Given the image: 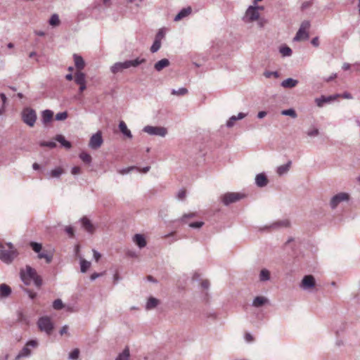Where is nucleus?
I'll return each instance as SVG.
<instances>
[{
    "mask_svg": "<svg viewBox=\"0 0 360 360\" xmlns=\"http://www.w3.org/2000/svg\"><path fill=\"white\" fill-rule=\"evenodd\" d=\"M145 62V58H136L134 60H125L124 62H117L110 67V71L113 74H117L122 72L124 69H128L131 67H137Z\"/></svg>",
    "mask_w": 360,
    "mask_h": 360,
    "instance_id": "nucleus-1",
    "label": "nucleus"
},
{
    "mask_svg": "<svg viewBox=\"0 0 360 360\" xmlns=\"http://www.w3.org/2000/svg\"><path fill=\"white\" fill-rule=\"evenodd\" d=\"M311 24L309 20H304L302 22L298 31L294 37V41H307L309 38V30Z\"/></svg>",
    "mask_w": 360,
    "mask_h": 360,
    "instance_id": "nucleus-2",
    "label": "nucleus"
},
{
    "mask_svg": "<svg viewBox=\"0 0 360 360\" xmlns=\"http://www.w3.org/2000/svg\"><path fill=\"white\" fill-rule=\"evenodd\" d=\"M22 120L27 125L32 127L37 120L36 111L31 108H25L21 112Z\"/></svg>",
    "mask_w": 360,
    "mask_h": 360,
    "instance_id": "nucleus-3",
    "label": "nucleus"
},
{
    "mask_svg": "<svg viewBox=\"0 0 360 360\" xmlns=\"http://www.w3.org/2000/svg\"><path fill=\"white\" fill-rule=\"evenodd\" d=\"M37 274L36 270L29 265H27L25 269H22L20 271V278L25 285H29Z\"/></svg>",
    "mask_w": 360,
    "mask_h": 360,
    "instance_id": "nucleus-4",
    "label": "nucleus"
},
{
    "mask_svg": "<svg viewBox=\"0 0 360 360\" xmlns=\"http://www.w3.org/2000/svg\"><path fill=\"white\" fill-rule=\"evenodd\" d=\"M259 12L258 6H249L247 8L243 20L246 23L252 22L257 20H259Z\"/></svg>",
    "mask_w": 360,
    "mask_h": 360,
    "instance_id": "nucleus-5",
    "label": "nucleus"
},
{
    "mask_svg": "<svg viewBox=\"0 0 360 360\" xmlns=\"http://www.w3.org/2000/svg\"><path fill=\"white\" fill-rule=\"evenodd\" d=\"M37 326L41 331L46 333L48 335L52 333L53 324L49 316H42L38 319Z\"/></svg>",
    "mask_w": 360,
    "mask_h": 360,
    "instance_id": "nucleus-6",
    "label": "nucleus"
},
{
    "mask_svg": "<svg viewBox=\"0 0 360 360\" xmlns=\"http://www.w3.org/2000/svg\"><path fill=\"white\" fill-rule=\"evenodd\" d=\"M18 255L17 250H6L3 246L0 248V259L5 264L12 263Z\"/></svg>",
    "mask_w": 360,
    "mask_h": 360,
    "instance_id": "nucleus-7",
    "label": "nucleus"
},
{
    "mask_svg": "<svg viewBox=\"0 0 360 360\" xmlns=\"http://www.w3.org/2000/svg\"><path fill=\"white\" fill-rule=\"evenodd\" d=\"M143 131L151 136L165 137L167 134V129L164 127H154L147 125L143 127Z\"/></svg>",
    "mask_w": 360,
    "mask_h": 360,
    "instance_id": "nucleus-8",
    "label": "nucleus"
},
{
    "mask_svg": "<svg viewBox=\"0 0 360 360\" xmlns=\"http://www.w3.org/2000/svg\"><path fill=\"white\" fill-rule=\"evenodd\" d=\"M244 195L240 193H226L221 196V201L225 205H229L244 198Z\"/></svg>",
    "mask_w": 360,
    "mask_h": 360,
    "instance_id": "nucleus-9",
    "label": "nucleus"
},
{
    "mask_svg": "<svg viewBox=\"0 0 360 360\" xmlns=\"http://www.w3.org/2000/svg\"><path fill=\"white\" fill-rule=\"evenodd\" d=\"M103 143L102 133L98 131L96 134H93L89 140V147L93 150L99 148Z\"/></svg>",
    "mask_w": 360,
    "mask_h": 360,
    "instance_id": "nucleus-10",
    "label": "nucleus"
},
{
    "mask_svg": "<svg viewBox=\"0 0 360 360\" xmlns=\"http://www.w3.org/2000/svg\"><path fill=\"white\" fill-rule=\"evenodd\" d=\"M316 281L312 275L304 276L300 284V288L303 290H310L315 287Z\"/></svg>",
    "mask_w": 360,
    "mask_h": 360,
    "instance_id": "nucleus-11",
    "label": "nucleus"
},
{
    "mask_svg": "<svg viewBox=\"0 0 360 360\" xmlns=\"http://www.w3.org/2000/svg\"><path fill=\"white\" fill-rule=\"evenodd\" d=\"M349 200V195L346 193H340L332 197L330 201V206L332 209H335L338 205Z\"/></svg>",
    "mask_w": 360,
    "mask_h": 360,
    "instance_id": "nucleus-12",
    "label": "nucleus"
},
{
    "mask_svg": "<svg viewBox=\"0 0 360 360\" xmlns=\"http://www.w3.org/2000/svg\"><path fill=\"white\" fill-rule=\"evenodd\" d=\"M75 82L79 85V91L82 93L86 88V75L80 71H77L75 75Z\"/></svg>",
    "mask_w": 360,
    "mask_h": 360,
    "instance_id": "nucleus-13",
    "label": "nucleus"
},
{
    "mask_svg": "<svg viewBox=\"0 0 360 360\" xmlns=\"http://www.w3.org/2000/svg\"><path fill=\"white\" fill-rule=\"evenodd\" d=\"M340 97V94H336L330 96H321L319 98L315 99V102L319 107L323 106L326 103L334 101L338 98Z\"/></svg>",
    "mask_w": 360,
    "mask_h": 360,
    "instance_id": "nucleus-14",
    "label": "nucleus"
},
{
    "mask_svg": "<svg viewBox=\"0 0 360 360\" xmlns=\"http://www.w3.org/2000/svg\"><path fill=\"white\" fill-rule=\"evenodd\" d=\"M247 114L244 112H239L237 116L233 115L231 116L228 121L226 122V126L228 128H231L234 126L235 122L239 120H242L245 117Z\"/></svg>",
    "mask_w": 360,
    "mask_h": 360,
    "instance_id": "nucleus-15",
    "label": "nucleus"
},
{
    "mask_svg": "<svg viewBox=\"0 0 360 360\" xmlns=\"http://www.w3.org/2000/svg\"><path fill=\"white\" fill-rule=\"evenodd\" d=\"M133 241L136 244V245L140 248H143L146 245V240L143 235L142 234H135L133 238Z\"/></svg>",
    "mask_w": 360,
    "mask_h": 360,
    "instance_id": "nucleus-16",
    "label": "nucleus"
},
{
    "mask_svg": "<svg viewBox=\"0 0 360 360\" xmlns=\"http://www.w3.org/2000/svg\"><path fill=\"white\" fill-rule=\"evenodd\" d=\"M290 221L288 219L279 220L273 223L269 227L273 229L289 227Z\"/></svg>",
    "mask_w": 360,
    "mask_h": 360,
    "instance_id": "nucleus-17",
    "label": "nucleus"
},
{
    "mask_svg": "<svg viewBox=\"0 0 360 360\" xmlns=\"http://www.w3.org/2000/svg\"><path fill=\"white\" fill-rule=\"evenodd\" d=\"M53 112L51 110H44L41 112V122L46 124L53 120Z\"/></svg>",
    "mask_w": 360,
    "mask_h": 360,
    "instance_id": "nucleus-18",
    "label": "nucleus"
},
{
    "mask_svg": "<svg viewBox=\"0 0 360 360\" xmlns=\"http://www.w3.org/2000/svg\"><path fill=\"white\" fill-rule=\"evenodd\" d=\"M255 183L258 187H264L266 186L268 179L263 173L258 174L255 177Z\"/></svg>",
    "mask_w": 360,
    "mask_h": 360,
    "instance_id": "nucleus-19",
    "label": "nucleus"
},
{
    "mask_svg": "<svg viewBox=\"0 0 360 360\" xmlns=\"http://www.w3.org/2000/svg\"><path fill=\"white\" fill-rule=\"evenodd\" d=\"M169 65V60L167 58H163L155 63L154 68L156 71L160 72L164 68L168 67Z\"/></svg>",
    "mask_w": 360,
    "mask_h": 360,
    "instance_id": "nucleus-20",
    "label": "nucleus"
},
{
    "mask_svg": "<svg viewBox=\"0 0 360 360\" xmlns=\"http://www.w3.org/2000/svg\"><path fill=\"white\" fill-rule=\"evenodd\" d=\"M75 65L78 71H80L84 68L85 63L83 58L77 54L73 55Z\"/></svg>",
    "mask_w": 360,
    "mask_h": 360,
    "instance_id": "nucleus-21",
    "label": "nucleus"
},
{
    "mask_svg": "<svg viewBox=\"0 0 360 360\" xmlns=\"http://www.w3.org/2000/svg\"><path fill=\"white\" fill-rule=\"evenodd\" d=\"M191 11H192V8L190 6H188L186 8H182L178 13V14L174 17V20L175 21L180 20L181 19H182V18L188 16V15H190L191 13Z\"/></svg>",
    "mask_w": 360,
    "mask_h": 360,
    "instance_id": "nucleus-22",
    "label": "nucleus"
},
{
    "mask_svg": "<svg viewBox=\"0 0 360 360\" xmlns=\"http://www.w3.org/2000/svg\"><path fill=\"white\" fill-rule=\"evenodd\" d=\"M268 302L269 300L266 297L257 296L253 300L252 305L255 307H260Z\"/></svg>",
    "mask_w": 360,
    "mask_h": 360,
    "instance_id": "nucleus-23",
    "label": "nucleus"
},
{
    "mask_svg": "<svg viewBox=\"0 0 360 360\" xmlns=\"http://www.w3.org/2000/svg\"><path fill=\"white\" fill-rule=\"evenodd\" d=\"M55 140L57 141L60 145L66 149H70L72 147V144L70 141H67L65 137L61 134H58L55 137Z\"/></svg>",
    "mask_w": 360,
    "mask_h": 360,
    "instance_id": "nucleus-24",
    "label": "nucleus"
},
{
    "mask_svg": "<svg viewBox=\"0 0 360 360\" xmlns=\"http://www.w3.org/2000/svg\"><path fill=\"white\" fill-rule=\"evenodd\" d=\"M119 129H120V131L123 134V135H124L125 136H127L129 139H131L132 138L131 132L127 128V124H125V122L124 121H120V123H119Z\"/></svg>",
    "mask_w": 360,
    "mask_h": 360,
    "instance_id": "nucleus-25",
    "label": "nucleus"
},
{
    "mask_svg": "<svg viewBox=\"0 0 360 360\" xmlns=\"http://www.w3.org/2000/svg\"><path fill=\"white\" fill-rule=\"evenodd\" d=\"M11 288L6 284L2 283L0 285V297H8L11 294Z\"/></svg>",
    "mask_w": 360,
    "mask_h": 360,
    "instance_id": "nucleus-26",
    "label": "nucleus"
},
{
    "mask_svg": "<svg viewBox=\"0 0 360 360\" xmlns=\"http://www.w3.org/2000/svg\"><path fill=\"white\" fill-rule=\"evenodd\" d=\"M82 227L89 233H93L94 226L91 221L86 217H83L81 219Z\"/></svg>",
    "mask_w": 360,
    "mask_h": 360,
    "instance_id": "nucleus-27",
    "label": "nucleus"
},
{
    "mask_svg": "<svg viewBox=\"0 0 360 360\" xmlns=\"http://www.w3.org/2000/svg\"><path fill=\"white\" fill-rule=\"evenodd\" d=\"M291 164V161H288L286 164L278 167L276 170L277 174L279 176H283L285 174L290 170Z\"/></svg>",
    "mask_w": 360,
    "mask_h": 360,
    "instance_id": "nucleus-28",
    "label": "nucleus"
},
{
    "mask_svg": "<svg viewBox=\"0 0 360 360\" xmlns=\"http://www.w3.org/2000/svg\"><path fill=\"white\" fill-rule=\"evenodd\" d=\"M159 302H160L159 300H158L153 297H150L148 300V302L146 304V309L148 310L154 309L158 305Z\"/></svg>",
    "mask_w": 360,
    "mask_h": 360,
    "instance_id": "nucleus-29",
    "label": "nucleus"
},
{
    "mask_svg": "<svg viewBox=\"0 0 360 360\" xmlns=\"http://www.w3.org/2000/svg\"><path fill=\"white\" fill-rule=\"evenodd\" d=\"M130 352L129 347H126L122 352L120 353L115 360H129Z\"/></svg>",
    "mask_w": 360,
    "mask_h": 360,
    "instance_id": "nucleus-30",
    "label": "nucleus"
},
{
    "mask_svg": "<svg viewBox=\"0 0 360 360\" xmlns=\"http://www.w3.org/2000/svg\"><path fill=\"white\" fill-rule=\"evenodd\" d=\"M259 280L262 282L270 280V272L266 269L261 270L259 274Z\"/></svg>",
    "mask_w": 360,
    "mask_h": 360,
    "instance_id": "nucleus-31",
    "label": "nucleus"
},
{
    "mask_svg": "<svg viewBox=\"0 0 360 360\" xmlns=\"http://www.w3.org/2000/svg\"><path fill=\"white\" fill-rule=\"evenodd\" d=\"M63 173V169L60 167L55 168L54 169H52L49 173V177L53 178H59L60 175Z\"/></svg>",
    "mask_w": 360,
    "mask_h": 360,
    "instance_id": "nucleus-32",
    "label": "nucleus"
},
{
    "mask_svg": "<svg viewBox=\"0 0 360 360\" xmlns=\"http://www.w3.org/2000/svg\"><path fill=\"white\" fill-rule=\"evenodd\" d=\"M31 355V350L29 349L27 346L25 345L22 350L17 355V358L20 359L22 357H28Z\"/></svg>",
    "mask_w": 360,
    "mask_h": 360,
    "instance_id": "nucleus-33",
    "label": "nucleus"
},
{
    "mask_svg": "<svg viewBox=\"0 0 360 360\" xmlns=\"http://www.w3.org/2000/svg\"><path fill=\"white\" fill-rule=\"evenodd\" d=\"M91 262L89 261H86L84 259H82L80 260V269L82 273H85L87 269L90 267Z\"/></svg>",
    "mask_w": 360,
    "mask_h": 360,
    "instance_id": "nucleus-34",
    "label": "nucleus"
},
{
    "mask_svg": "<svg viewBox=\"0 0 360 360\" xmlns=\"http://www.w3.org/2000/svg\"><path fill=\"white\" fill-rule=\"evenodd\" d=\"M49 24L52 26H58L60 24L59 17L57 14H53L49 21Z\"/></svg>",
    "mask_w": 360,
    "mask_h": 360,
    "instance_id": "nucleus-35",
    "label": "nucleus"
},
{
    "mask_svg": "<svg viewBox=\"0 0 360 360\" xmlns=\"http://www.w3.org/2000/svg\"><path fill=\"white\" fill-rule=\"evenodd\" d=\"M161 46V41L158 39H155L151 47H150V51L152 53L157 52Z\"/></svg>",
    "mask_w": 360,
    "mask_h": 360,
    "instance_id": "nucleus-36",
    "label": "nucleus"
},
{
    "mask_svg": "<svg viewBox=\"0 0 360 360\" xmlns=\"http://www.w3.org/2000/svg\"><path fill=\"white\" fill-rule=\"evenodd\" d=\"M79 158L84 162L87 164H89L92 160L91 156L86 152H82L79 154Z\"/></svg>",
    "mask_w": 360,
    "mask_h": 360,
    "instance_id": "nucleus-37",
    "label": "nucleus"
},
{
    "mask_svg": "<svg viewBox=\"0 0 360 360\" xmlns=\"http://www.w3.org/2000/svg\"><path fill=\"white\" fill-rule=\"evenodd\" d=\"M279 51L283 56H290L292 53V49L287 46L280 47Z\"/></svg>",
    "mask_w": 360,
    "mask_h": 360,
    "instance_id": "nucleus-38",
    "label": "nucleus"
},
{
    "mask_svg": "<svg viewBox=\"0 0 360 360\" xmlns=\"http://www.w3.org/2000/svg\"><path fill=\"white\" fill-rule=\"evenodd\" d=\"M38 257L39 259H45L46 263H48V264L51 263V262L52 261V258H53L51 255H49V254H48L46 252H40L38 254Z\"/></svg>",
    "mask_w": 360,
    "mask_h": 360,
    "instance_id": "nucleus-39",
    "label": "nucleus"
},
{
    "mask_svg": "<svg viewBox=\"0 0 360 360\" xmlns=\"http://www.w3.org/2000/svg\"><path fill=\"white\" fill-rule=\"evenodd\" d=\"M188 93V89L184 87L179 88L178 90L172 89V94L177 96H184Z\"/></svg>",
    "mask_w": 360,
    "mask_h": 360,
    "instance_id": "nucleus-40",
    "label": "nucleus"
},
{
    "mask_svg": "<svg viewBox=\"0 0 360 360\" xmlns=\"http://www.w3.org/2000/svg\"><path fill=\"white\" fill-rule=\"evenodd\" d=\"M64 307L63 303L60 299H56L53 302V308L56 310H60Z\"/></svg>",
    "mask_w": 360,
    "mask_h": 360,
    "instance_id": "nucleus-41",
    "label": "nucleus"
},
{
    "mask_svg": "<svg viewBox=\"0 0 360 360\" xmlns=\"http://www.w3.org/2000/svg\"><path fill=\"white\" fill-rule=\"evenodd\" d=\"M30 245L35 252H37L39 254L41 252L42 248L41 243L37 242H31Z\"/></svg>",
    "mask_w": 360,
    "mask_h": 360,
    "instance_id": "nucleus-42",
    "label": "nucleus"
},
{
    "mask_svg": "<svg viewBox=\"0 0 360 360\" xmlns=\"http://www.w3.org/2000/svg\"><path fill=\"white\" fill-rule=\"evenodd\" d=\"M41 147H49L50 148H54L56 147V143L54 141H41L39 142Z\"/></svg>",
    "mask_w": 360,
    "mask_h": 360,
    "instance_id": "nucleus-43",
    "label": "nucleus"
},
{
    "mask_svg": "<svg viewBox=\"0 0 360 360\" xmlns=\"http://www.w3.org/2000/svg\"><path fill=\"white\" fill-rule=\"evenodd\" d=\"M68 112L66 111L60 112L56 114L55 118L57 121L65 120L68 117Z\"/></svg>",
    "mask_w": 360,
    "mask_h": 360,
    "instance_id": "nucleus-44",
    "label": "nucleus"
},
{
    "mask_svg": "<svg viewBox=\"0 0 360 360\" xmlns=\"http://www.w3.org/2000/svg\"><path fill=\"white\" fill-rule=\"evenodd\" d=\"M79 355V351L78 349H73L69 354V359L71 360H77Z\"/></svg>",
    "mask_w": 360,
    "mask_h": 360,
    "instance_id": "nucleus-45",
    "label": "nucleus"
},
{
    "mask_svg": "<svg viewBox=\"0 0 360 360\" xmlns=\"http://www.w3.org/2000/svg\"><path fill=\"white\" fill-rule=\"evenodd\" d=\"M281 86L285 88H292V78L289 77L281 83Z\"/></svg>",
    "mask_w": 360,
    "mask_h": 360,
    "instance_id": "nucleus-46",
    "label": "nucleus"
},
{
    "mask_svg": "<svg viewBox=\"0 0 360 360\" xmlns=\"http://www.w3.org/2000/svg\"><path fill=\"white\" fill-rule=\"evenodd\" d=\"M32 281H33L34 285L37 288H40L41 285H42V279H41V276H39L38 274H37V276H35Z\"/></svg>",
    "mask_w": 360,
    "mask_h": 360,
    "instance_id": "nucleus-47",
    "label": "nucleus"
},
{
    "mask_svg": "<svg viewBox=\"0 0 360 360\" xmlns=\"http://www.w3.org/2000/svg\"><path fill=\"white\" fill-rule=\"evenodd\" d=\"M23 291L27 293L29 296V297L32 300H34L37 297V292H32L31 290L28 288H23Z\"/></svg>",
    "mask_w": 360,
    "mask_h": 360,
    "instance_id": "nucleus-48",
    "label": "nucleus"
},
{
    "mask_svg": "<svg viewBox=\"0 0 360 360\" xmlns=\"http://www.w3.org/2000/svg\"><path fill=\"white\" fill-rule=\"evenodd\" d=\"M264 75L266 77V78H270L271 77H274L276 78L278 77H279V74L277 71H274V72H271V71H266L264 73Z\"/></svg>",
    "mask_w": 360,
    "mask_h": 360,
    "instance_id": "nucleus-49",
    "label": "nucleus"
},
{
    "mask_svg": "<svg viewBox=\"0 0 360 360\" xmlns=\"http://www.w3.org/2000/svg\"><path fill=\"white\" fill-rule=\"evenodd\" d=\"M204 225L203 221H195L189 224V226L193 229H200Z\"/></svg>",
    "mask_w": 360,
    "mask_h": 360,
    "instance_id": "nucleus-50",
    "label": "nucleus"
},
{
    "mask_svg": "<svg viewBox=\"0 0 360 360\" xmlns=\"http://www.w3.org/2000/svg\"><path fill=\"white\" fill-rule=\"evenodd\" d=\"M319 131L318 129H312L307 131V135L310 137L316 136Z\"/></svg>",
    "mask_w": 360,
    "mask_h": 360,
    "instance_id": "nucleus-51",
    "label": "nucleus"
},
{
    "mask_svg": "<svg viewBox=\"0 0 360 360\" xmlns=\"http://www.w3.org/2000/svg\"><path fill=\"white\" fill-rule=\"evenodd\" d=\"M196 214L193 212V213H188V214H184L181 218V221L182 222H186V219L187 218H192V217H195Z\"/></svg>",
    "mask_w": 360,
    "mask_h": 360,
    "instance_id": "nucleus-52",
    "label": "nucleus"
},
{
    "mask_svg": "<svg viewBox=\"0 0 360 360\" xmlns=\"http://www.w3.org/2000/svg\"><path fill=\"white\" fill-rule=\"evenodd\" d=\"M312 3H313V0L304 1L301 6V9L302 11H304V10L308 8L309 7H310L311 6Z\"/></svg>",
    "mask_w": 360,
    "mask_h": 360,
    "instance_id": "nucleus-53",
    "label": "nucleus"
},
{
    "mask_svg": "<svg viewBox=\"0 0 360 360\" xmlns=\"http://www.w3.org/2000/svg\"><path fill=\"white\" fill-rule=\"evenodd\" d=\"M26 346H27L28 347H32L33 348H36L38 346V342L36 340H29L26 343Z\"/></svg>",
    "mask_w": 360,
    "mask_h": 360,
    "instance_id": "nucleus-54",
    "label": "nucleus"
},
{
    "mask_svg": "<svg viewBox=\"0 0 360 360\" xmlns=\"http://www.w3.org/2000/svg\"><path fill=\"white\" fill-rule=\"evenodd\" d=\"M177 198L180 200H183L186 197V191L184 189L180 190L176 195Z\"/></svg>",
    "mask_w": 360,
    "mask_h": 360,
    "instance_id": "nucleus-55",
    "label": "nucleus"
},
{
    "mask_svg": "<svg viewBox=\"0 0 360 360\" xmlns=\"http://www.w3.org/2000/svg\"><path fill=\"white\" fill-rule=\"evenodd\" d=\"M136 167H127V168H124V169H122L121 170L119 171L120 174H126L127 173H129V172H131V170L134 169Z\"/></svg>",
    "mask_w": 360,
    "mask_h": 360,
    "instance_id": "nucleus-56",
    "label": "nucleus"
},
{
    "mask_svg": "<svg viewBox=\"0 0 360 360\" xmlns=\"http://www.w3.org/2000/svg\"><path fill=\"white\" fill-rule=\"evenodd\" d=\"M281 115L292 117V108L281 111Z\"/></svg>",
    "mask_w": 360,
    "mask_h": 360,
    "instance_id": "nucleus-57",
    "label": "nucleus"
},
{
    "mask_svg": "<svg viewBox=\"0 0 360 360\" xmlns=\"http://www.w3.org/2000/svg\"><path fill=\"white\" fill-rule=\"evenodd\" d=\"M65 231L70 236V237L72 238L74 236V230L72 227L66 226Z\"/></svg>",
    "mask_w": 360,
    "mask_h": 360,
    "instance_id": "nucleus-58",
    "label": "nucleus"
},
{
    "mask_svg": "<svg viewBox=\"0 0 360 360\" xmlns=\"http://www.w3.org/2000/svg\"><path fill=\"white\" fill-rule=\"evenodd\" d=\"M80 172H81V169H80V167H78V166H75V167H73L72 168V169H71V173H72V174H73V175L78 174H79V173H80Z\"/></svg>",
    "mask_w": 360,
    "mask_h": 360,
    "instance_id": "nucleus-59",
    "label": "nucleus"
},
{
    "mask_svg": "<svg viewBox=\"0 0 360 360\" xmlns=\"http://www.w3.org/2000/svg\"><path fill=\"white\" fill-rule=\"evenodd\" d=\"M0 98L2 101V106L1 107H3V108H5V105H6V101H7L6 94L4 93H1Z\"/></svg>",
    "mask_w": 360,
    "mask_h": 360,
    "instance_id": "nucleus-60",
    "label": "nucleus"
},
{
    "mask_svg": "<svg viewBox=\"0 0 360 360\" xmlns=\"http://www.w3.org/2000/svg\"><path fill=\"white\" fill-rule=\"evenodd\" d=\"M103 274V273H94L91 275L90 276V279L91 281H94L96 280V278H99L100 276H101Z\"/></svg>",
    "mask_w": 360,
    "mask_h": 360,
    "instance_id": "nucleus-61",
    "label": "nucleus"
},
{
    "mask_svg": "<svg viewBox=\"0 0 360 360\" xmlns=\"http://www.w3.org/2000/svg\"><path fill=\"white\" fill-rule=\"evenodd\" d=\"M165 37V33L162 30H160L157 33L155 36V39H160L161 41V39Z\"/></svg>",
    "mask_w": 360,
    "mask_h": 360,
    "instance_id": "nucleus-62",
    "label": "nucleus"
},
{
    "mask_svg": "<svg viewBox=\"0 0 360 360\" xmlns=\"http://www.w3.org/2000/svg\"><path fill=\"white\" fill-rule=\"evenodd\" d=\"M311 43L314 46L318 47L319 46V37H316L313 38L311 41Z\"/></svg>",
    "mask_w": 360,
    "mask_h": 360,
    "instance_id": "nucleus-63",
    "label": "nucleus"
},
{
    "mask_svg": "<svg viewBox=\"0 0 360 360\" xmlns=\"http://www.w3.org/2000/svg\"><path fill=\"white\" fill-rule=\"evenodd\" d=\"M257 20V25H259V27L262 28L264 25L266 24V21L264 18H259Z\"/></svg>",
    "mask_w": 360,
    "mask_h": 360,
    "instance_id": "nucleus-64",
    "label": "nucleus"
}]
</instances>
